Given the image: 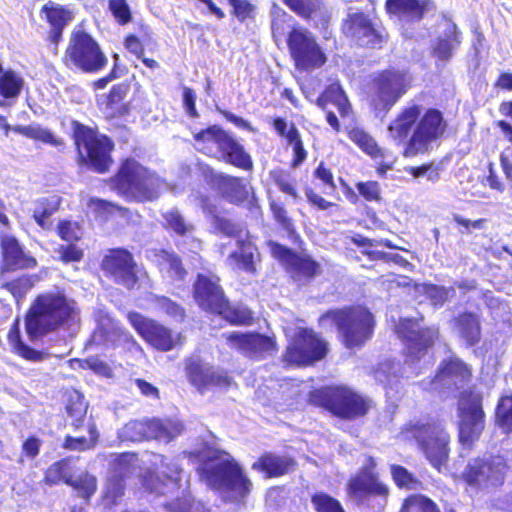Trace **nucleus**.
Returning a JSON list of instances; mask_svg holds the SVG:
<instances>
[{"mask_svg": "<svg viewBox=\"0 0 512 512\" xmlns=\"http://www.w3.org/2000/svg\"><path fill=\"white\" fill-rule=\"evenodd\" d=\"M109 9L119 24H126L131 20V12L126 0H109Z\"/></svg>", "mask_w": 512, "mask_h": 512, "instance_id": "obj_59", "label": "nucleus"}, {"mask_svg": "<svg viewBox=\"0 0 512 512\" xmlns=\"http://www.w3.org/2000/svg\"><path fill=\"white\" fill-rule=\"evenodd\" d=\"M159 265L163 272H166L172 280H183L186 270L177 255L163 251L159 255Z\"/></svg>", "mask_w": 512, "mask_h": 512, "instance_id": "obj_41", "label": "nucleus"}, {"mask_svg": "<svg viewBox=\"0 0 512 512\" xmlns=\"http://www.w3.org/2000/svg\"><path fill=\"white\" fill-rule=\"evenodd\" d=\"M376 93L373 99L377 109H390L406 92L409 79L400 71H386L375 81Z\"/></svg>", "mask_w": 512, "mask_h": 512, "instance_id": "obj_18", "label": "nucleus"}, {"mask_svg": "<svg viewBox=\"0 0 512 512\" xmlns=\"http://www.w3.org/2000/svg\"><path fill=\"white\" fill-rule=\"evenodd\" d=\"M293 352H328V342L312 329H300L296 334ZM286 352H290L287 350Z\"/></svg>", "mask_w": 512, "mask_h": 512, "instance_id": "obj_30", "label": "nucleus"}, {"mask_svg": "<svg viewBox=\"0 0 512 512\" xmlns=\"http://www.w3.org/2000/svg\"><path fill=\"white\" fill-rule=\"evenodd\" d=\"M346 490L358 504L368 505L371 499H379L382 502L381 510L390 496V488L377 472V460L372 455L365 456L359 471L347 481Z\"/></svg>", "mask_w": 512, "mask_h": 512, "instance_id": "obj_10", "label": "nucleus"}, {"mask_svg": "<svg viewBox=\"0 0 512 512\" xmlns=\"http://www.w3.org/2000/svg\"><path fill=\"white\" fill-rule=\"evenodd\" d=\"M357 190L367 201L380 199L379 185L375 181L360 182L357 184Z\"/></svg>", "mask_w": 512, "mask_h": 512, "instance_id": "obj_62", "label": "nucleus"}, {"mask_svg": "<svg viewBox=\"0 0 512 512\" xmlns=\"http://www.w3.org/2000/svg\"><path fill=\"white\" fill-rule=\"evenodd\" d=\"M58 252L64 262H77L83 257V251L74 244L62 245Z\"/></svg>", "mask_w": 512, "mask_h": 512, "instance_id": "obj_63", "label": "nucleus"}, {"mask_svg": "<svg viewBox=\"0 0 512 512\" xmlns=\"http://www.w3.org/2000/svg\"><path fill=\"white\" fill-rule=\"evenodd\" d=\"M296 461L291 456L265 452L252 464V469L264 474L268 479L282 477L292 472Z\"/></svg>", "mask_w": 512, "mask_h": 512, "instance_id": "obj_22", "label": "nucleus"}, {"mask_svg": "<svg viewBox=\"0 0 512 512\" xmlns=\"http://www.w3.org/2000/svg\"><path fill=\"white\" fill-rule=\"evenodd\" d=\"M324 99H331L342 116L348 115L350 111V103L340 85L333 84L326 90L324 97L318 99V105L322 108Z\"/></svg>", "mask_w": 512, "mask_h": 512, "instance_id": "obj_47", "label": "nucleus"}, {"mask_svg": "<svg viewBox=\"0 0 512 512\" xmlns=\"http://www.w3.org/2000/svg\"><path fill=\"white\" fill-rule=\"evenodd\" d=\"M14 131L35 141H40L44 144H49L53 147L60 148L64 145L61 138L54 135L49 129L40 126L39 124H30L27 126H17Z\"/></svg>", "mask_w": 512, "mask_h": 512, "instance_id": "obj_34", "label": "nucleus"}, {"mask_svg": "<svg viewBox=\"0 0 512 512\" xmlns=\"http://www.w3.org/2000/svg\"><path fill=\"white\" fill-rule=\"evenodd\" d=\"M438 334V329L435 327L420 329L418 339L415 340L412 347L423 350L433 348L435 342L438 340Z\"/></svg>", "mask_w": 512, "mask_h": 512, "instance_id": "obj_58", "label": "nucleus"}, {"mask_svg": "<svg viewBox=\"0 0 512 512\" xmlns=\"http://www.w3.org/2000/svg\"><path fill=\"white\" fill-rule=\"evenodd\" d=\"M1 252L7 269H26L36 265V260L25 254L13 236H1Z\"/></svg>", "mask_w": 512, "mask_h": 512, "instance_id": "obj_25", "label": "nucleus"}, {"mask_svg": "<svg viewBox=\"0 0 512 512\" xmlns=\"http://www.w3.org/2000/svg\"><path fill=\"white\" fill-rule=\"evenodd\" d=\"M473 379L472 369L461 359L450 356L442 360L434 377L430 380L431 391L445 394L459 391Z\"/></svg>", "mask_w": 512, "mask_h": 512, "instance_id": "obj_15", "label": "nucleus"}, {"mask_svg": "<svg viewBox=\"0 0 512 512\" xmlns=\"http://www.w3.org/2000/svg\"><path fill=\"white\" fill-rule=\"evenodd\" d=\"M398 512H441L438 505L423 494H410L403 499Z\"/></svg>", "mask_w": 512, "mask_h": 512, "instance_id": "obj_36", "label": "nucleus"}, {"mask_svg": "<svg viewBox=\"0 0 512 512\" xmlns=\"http://www.w3.org/2000/svg\"><path fill=\"white\" fill-rule=\"evenodd\" d=\"M102 269L117 284L128 289L135 287L138 281L137 265L132 254L125 249L111 250L102 260Z\"/></svg>", "mask_w": 512, "mask_h": 512, "instance_id": "obj_16", "label": "nucleus"}, {"mask_svg": "<svg viewBox=\"0 0 512 512\" xmlns=\"http://www.w3.org/2000/svg\"><path fill=\"white\" fill-rule=\"evenodd\" d=\"M128 320L142 338L154 348L168 351L178 347L177 343L180 341V336L174 338L170 330L153 319L146 318L137 312H130Z\"/></svg>", "mask_w": 512, "mask_h": 512, "instance_id": "obj_17", "label": "nucleus"}, {"mask_svg": "<svg viewBox=\"0 0 512 512\" xmlns=\"http://www.w3.org/2000/svg\"><path fill=\"white\" fill-rule=\"evenodd\" d=\"M346 32L361 46H375L381 38L371 21L363 13L349 16L346 23Z\"/></svg>", "mask_w": 512, "mask_h": 512, "instance_id": "obj_24", "label": "nucleus"}, {"mask_svg": "<svg viewBox=\"0 0 512 512\" xmlns=\"http://www.w3.org/2000/svg\"><path fill=\"white\" fill-rule=\"evenodd\" d=\"M233 7L234 15L241 21L252 16L254 6L247 0H228Z\"/></svg>", "mask_w": 512, "mask_h": 512, "instance_id": "obj_61", "label": "nucleus"}, {"mask_svg": "<svg viewBox=\"0 0 512 512\" xmlns=\"http://www.w3.org/2000/svg\"><path fill=\"white\" fill-rule=\"evenodd\" d=\"M95 320L97 322L98 330L94 332L92 336V341L97 343L98 345L103 340H106L111 333L115 332L116 324L113 318L109 315V313L102 308H99L95 312Z\"/></svg>", "mask_w": 512, "mask_h": 512, "instance_id": "obj_42", "label": "nucleus"}, {"mask_svg": "<svg viewBox=\"0 0 512 512\" xmlns=\"http://www.w3.org/2000/svg\"><path fill=\"white\" fill-rule=\"evenodd\" d=\"M66 410L68 415L72 418L70 426L74 431H78L81 427L84 426L86 419L87 407L85 403L81 399H78L74 403H68Z\"/></svg>", "mask_w": 512, "mask_h": 512, "instance_id": "obj_53", "label": "nucleus"}, {"mask_svg": "<svg viewBox=\"0 0 512 512\" xmlns=\"http://www.w3.org/2000/svg\"><path fill=\"white\" fill-rule=\"evenodd\" d=\"M287 271L295 282L305 284L320 274V265L308 256L296 255L287 266Z\"/></svg>", "mask_w": 512, "mask_h": 512, "instance_id": "obj_28", "label": "nucleus"}, {"mask_svg": "<svg viewBox=\"0 0 512 512\" xmlns=\"http://www.w3.org/2000/svg\"><path fill=\"white\" fill-rule=\"evenodd\" d=\"M63 60L67 66H75L89 73L98 72L107 64V58L98 43L81 29L71 33Z\"/></svg>", "mask_w": 512, "mask_h": 512, "instance_id": "obj_13", "label": "nucleus"}, {"mask_svg": "<svg viewBox=\"0 0 512 512\" xmlns=\"http://www.w3.org/2000/svg\"><path fill=\"white\" fill-rule=\"evenodd\" d=\"M86 427L89 433L88 438L83 436L73 437L66 435L62 443V448L69 451H87L93 449L99 441L97 425L94 421L90 420L86 424Z\"/></svg>", "mask_w": 512, "mask_h": 512, "instance_id": "obj_33", "label": "nucleus"}, {"mask_svg": "<svg viewBox=\"0 0 512 512\" xmlns=\"http://www.w3.org/2000/svg\"><path fill=\"white\" fill-rule=\"evenodd\" d=\"M238 250L232 252L227 261L233 268L244 270L248 273H255L254 252L255 246L247 240L238 239Z\"/></svg>", "mask_w": 512, "mask_h": 512, "instance_id": "obj_29", "label": "nucleus"}, {"mask_svg": "<svg viewBox=\"0 0 512 512\" xmlns=\"http://www.w3.org/2000/svg\"><path fill=\"white\" fill-rule=\"evenodd\" d=\"M72 478L71 458L64 457L47 467L41 482L46 486H54L60 483L68 485V479L72 480Z\"/></svg>", "mask_w": 512, "mask_h": 512, "instance_id": "obj_32", "label": "nucleus"}, {"mask_svg": "<svg viewBox=\"0 0 512 512\" xmlns=\"http://www.w3.org/2000/svg\"><path fill=\"white\" fill-rule=\"evenodd\" d=\"M287 141L293 147L294 159L292 166L297 167L306 159L307 152L303 147L299 132L293 124H291L290 128L288 129Z\"/></svg>", "mask_w": 512, "mask_h": 512, "instance_id": "obj_51", "label": "nucleus"}, {"mask_svg": "<svg viewBox=\"0 0 512 512\" xmlns=\"http://www.w3.org/2000/svg\"><path fill=\"white\" fill-rule=\"evenodd\" d=\"M298 15L309 18L318 8L319 0H283Z\"/></svg>", "mask_w": 512, "mask_h": 512, "instance_id": "obj_56", "label": "nucleus"}, {"mask_svg": "<svg viewBox=\"0 0 512 512\" xmlns=\"http://www.w3.org/2000/svg\"><path fill=\"white\" fill-rule=\"evenodd\" d=\"M311 503L316 512H345L341 502L326 492H315Z\"/></svg>", "mask_w": 512, "mask_h": 512, "instance_id": "obj_46", "label": "nucleus"}, {"mask_svg": "<svg viewBox=\"0 0 512 512\" xmlns=\"http://www.w3.org/2000/svg\"><path fill=\"white\" fill-rule=\"evenodd\" d=\"M73 136L80 158L92 169L103 173L112 163L110 151L113 144L106 136L97 133L79 122H73Z\"/></svg>", "mask_w": 512, "mask_h": 512, "instance_id": "obj_12", "label": "nucleus"}, {"mask_svg": "<svg viewBox=\"0 0 512 512\" xmlns=\"http://www.w3.org/2000/svg\"><path fill=\"white\" fill-rule=\"evenodd\" d=\"M42 12L45 13L46 19L52 28H64L72 20L70 11L54 3L44 5Z\"/></svg>", "mask_w": 512, "mask_h": 512, "instance_id": "obj_45", "label": "nucleus"}, {"mask_svg": "<svg viewBox=\"0 0 512 512\" xmlns=\"http://www.w3.org/2000/svg\"><path fill=\"white\" fill-rule=\"evenodd\" d=\"M75 360L81 363L82 368H88L101 377L110 378L113 376L112 367L96 356H91L85 360Z\"/></svg>", "mask_w": 512, "mask_h": 512, "instance_id": "obj_55", "label": "nucleus"}, {"mask_svg": "<svg viewBox=\"0 0 512 512\" xmlns=\"http://www.w3.org/2000/svg\"><path fill=\"white\" fill-rule=\"evenodd\" d=\"M424 292L434 305L441 306L455 295V287L428 284L424 286Z\"/></svg>", "mask_w": 512, "mask_h": 512, "instance_id": "obj_52", "label": "nucleus"}, {"mask_svg": "<svg viewBox=\"0 0 512 512\" xmlns=\"http://www.w3.org/2000/svg\"><path fill=\"white\" fill-rule=\"evenodd\" d=\"M203 210L212 217V224L216 230L224 235L240 238V234L242 233L240 227L227 218L217 216L214 206L204 203Z\"/></svg>", "mask_w": 512, "mask_h": 512, "instance_id": "obj_43", "label": "nucleus"}, {"mask_svg": "<svg viewBox=\"0 0 512 512\" xmlns=\"http://www.w3.org/2000/svg\"><path fill=\"white\" fill-rule=\"evenodd\" d=\"M24 86V79L13 70H6L0 75V95L6 99L17 98Z\"/></svg>", "mask_w": 512, "mask_h": 512, "instance_id": "obj_38", "label": "nucleus"}, {"mask_svg": "<svg viewBox=\"0 0 512 512\" xmlns=\"http://www.w3.org/2000/svg\"><path fill=\"white\" fill-rule=\"evenodd\" d=\"M41 445L42 442L39 438L30 435L22 443L21 453L29 459H35L40 453Z\"/></svg>", "mask_w": 512, "mask_h": 512, "instance_id": "obj_60", "label": "nucleus"}, {"mask_svg": "<svg viewBox=\"0 0 512 512\" xmlns=\"http://www.w3.org/2000/svg\"><path fill=\"white\" fill-rule=\"evenodd\" d=\"M230 349L246 352H269L276 348L273 338L258 333L232 332L223 334Z\"/></svg>", "mask_w": 512, "mask_h": 512, "instance_id": "obj_23", "label": "nucleus"}, {"mask_svg": "<svg viewBox=\"0 0 512 512\" xmlns=\"http://www.w3.org/2000/svg\"><path fill=\"white\" fill-rule=\"evenodd\" d=\"M508 470L505 461L477 456L467 462L460 479L476 493L496 491L504 485Z\"/></svg>", "mask_w": 512, "mask_h": 512, "instance_id": "obj_11", "label": "nucleus"}, {"mask_svg": "<svg viewBox=\"0 0 512 512\" xmlns=\"http://www.w3.org/2000/svg\"><path fill=\"white\" fill-rule=\"evenodd\" d=\"M167 185L153 172L134 160H126L112 187L128 199L147 201L156 199Z\"/></svg>", "mask_w": 512, "mask_h": 512, "instance_id": "obj_7", "label": "nucleus"}, {"mask_svg": "<svg viewBox=\"0 0 512 512\" xmlns=\"http://www.w3.org/2000/svg\"><path fill=\"white\" fill-rule=\"evenodd\" d=\"M457 436L463 446L471 447L482 435L486 424L483 397L475 389H464L457 400Z\"/></svg>", "mask_w": 512, "mask_h": 512, "instance_id": "obj_9", "label": "nucleus"}, {"mask_svg": "<svg viewBox=\"0 0 512 512\" xmlns=\"http://www.w3.org/2000/svg\"><path fill=\"white\" fill-rule=\"evenodd\" d=\"M423 110L421 105H408L388 126L389 136L399 143H405V157L428 152L431 144L446 130V122L439 110L431 108L424 113Z\"/></svg>", "mask_w": 512, "mask_h": 512, "instance_id": "obj_1", "label": "nucleus"}, {"mask_svg": "<svg viewBox=\"0 0 512 512\" xmlns=\"http://www.w3.org/2000/svg\"><path fill=\"white\" fill-rule=\"evenodd\" d=\"M422 320V316L419 318H401L395 327L398 337L412 346L415 340L418 339L420 321Z\"/></svg>", "mask_w": 512, "mask_h": 512, "instance_id": "obj_44", "label": "nucleus"}, {"mask_svg": "<svg viewBox=\"0 0 512 512\" xmlns=\"http://www.w3.org/2000/svg\"><path fill=\"white\" fill-rule=\"evenodd\" d=\"M53 210L54 208L49 206L46 201L41 200L34 209L33 217L42 228H45L47 219L51 216Z\"/></svg>", "mask_w": 512, "mask_h": 512, "instance_id": "obj_64", "label": "nucleus"}, {"mask_svg": "<svg viewBox=\"0 0 512 512\" xmlns=\"http://www.w3.org/2000/svg\"><path fill=\"white\" fill-rule=\"evenodd\" d=\"M386 9L400 20L418 21L424 15L425 0H387Z\"/></svg>", "mask_w": 512, "mask_h": 512, "instance_id": "obj_27", "label": "nucleus"}, {"mask_svg": "<svg viewBox=\"0 0 512 512\" xmlns=\"http://www.w3.org/2000/svg\"><path fill=\"white\" fill-rule=\"evenodd\" d=\"M495 424L504 433H512V394L501 395L494 412Z\"/></svg>", "mask_w": 512, "mask_h": 512, "instance_id": "obj_35", "label": "nucleus"}, {"mask_svg": "<svg viewBox=\"0 0 512 512\" xmlns=\"http://www.w3.org/2000/svg\"><path fill=\"white\" fill-rule=\"evenodd\" d=\"M459 43L456 26L448 24L444 37L439 38L433 50L434 55L440 60H447L451 57L452 52L458 47Z\"/></svg>", "mask_w": 512, "mask_h": 512, "instance_id": "obj_37", "label": "nucleus"}, {"mask_svg": "<svg viewBox=\"0 0 512 512\" xmlns=\"http://www.w3.org/2000/svg\"><path fill=\"white\" fill-rule=\"evenodd\" d=\"M193 295L200 308L219 314L231 323L247 324L252 319L248 309H232L229 306L224 291L219 284V278L212 273H198L193 285Z\"/></svg>", "mask_w": 512, "mask_h": 512, "instance_id": "obj_8", "label": "nucleus"}, {"mask_svg": "<svg viewBox=\"0 0 512 512\" xmlns=\"http://www.w3.org/2000/svg\"><path fill=\"white\" fill-rule=\"evenodd\" d=\"M350 138L364 152L371 155L372 157H377V155L380 154L381 152L375 140L364 130L358 128L351 130Z\"/></svg>", "mask_w": 512, "mask_h": 512, "instance_id": "obj_49", "label": "nucleus"}, {"mask_svg": "<svg viewBox=\"0 0 512 512\" xmlns=\"http://www.w3.org/2000/svg\"><path fill=\"white\" fill-rule=\"evenodd\" d=\"M198 474L212 490L231 492L240 499L250 494V479L242 466L224 450L210 449L200 463Z\"/></svg>", "mask_w": 512, "mask_h": 512, "instance_id": "obj_4", "label": "nucleus"}, {"mask_svg": "<svg viewBox=\"0 0 512 512\" xmlns=\"http://www.w3.org/2000/svg\"><path fill=\"white\" fill-rule=\"evenodd\" d=\"M452 322L453 329L466 343L467 347H472L479 342L481 327L479 316L476 313L464 312L455 317Z\"/></svg>", "mask_w": 512, "mask_h": 512, "instance_id": "obj_26", "label": "nucleus"}, {"mask_svg": "<svg viewBox=\"0 0 512 512\" xmlns=\"http://www.w3.org/2000/svg\"><path fill=\"white\" fill-rule=\"evenodd\" d=\"M287 43L295 68L299 71L318 69L327 60L315 37L307 29L294 28L288 35Z\"/></svg>", "mask_w": 512, "mask_h": 512, "instance_id": "obj_14", "label": "nucleus"}, {"mask_svg": "<svg viewBox=\"0 0 512 512\" xmlns=\"http://www.w3.org/2000/svg\"><path fill=\"white\" fill-rule=\"evenodd\" d=\"M166 226L178 235L192 233L194 226L185 221L184 217L176 209H171L163 214Z\"/></svg>", "mask_w": 512, "mask_h": 512, "instance_id": "obj_48", "label": "nucleus"}, {"mask_svg": "<svg viewBox=\"0 0 512 512\" xmlns=\"http://www.w3.org/2000/svg\"><path fill=\"white\" fill-rule=\"evenodd\" d=\"M220 151L226 162L244 170L252 169L253 163L250 155L246 153L243 146L232 137H227Z\"/></svg>", "mask_w": 512, "mask_h": 512, "instance_id": "obj_31", "label": "nucleus"}, {"mask_svg": "<svg viewBox=\"0 0 512 512\" xmlns=\"http://www.w3.org/2000/svg\"><path fill=\"white\" fill-rule=\"evenodd\" d=\"M331 319L336 325L340 339L347 349H361L373 334L374 317L361 306L327 311L319 322Z\"/></svg>", "mask_w": 512, "mask_h": 512, "instance_id": "obj_6", "label": "nucleus"}, {"mask_svg": "<svg viewBox=\"0 0 512 512\" xmlns=\"http://www.w3.org/2000/svg\"><path fill=\"white\" fill-rule=\"evenodd\" d=\"M310 405L343 421L365 418L374 406L372 399L345 384L325 385L308 393Z\"/></svg>", "mask_w": 512, "mask_h": 512, "instance_id": "obj_5", "label": "nucleus"}, {"mask_svg": "<svg viewBox=\"0 0 512 512\" xmlns=\"http://www.w3.org/2000/svg\"><path fill=\"white\" fill-rule=\"evenodd\" d=\"M185 372L189 382L201 394L211 387L228 388L234 383L227 372H216L200 361L189 360Z\"/></svg>", "mask_w": 512, "mask_h": 512, "instance_id": "obj_19", "label": "nucleus"}, {"mask_svg": "<svg viewBox=\"0 0 512 512\" xmlns=\"http://www.w3.org/2000/svg\"><path fill=\"white\" fill-rule=\"evenodd\" d=\"M125 430L132 441L155 439L170 442L175 436L170 423L158 418L130 421Z\"/></svg>", "mask_w": 512, "mask_h": 512, "instance_id": "obj_20", "label": "nucleus"}, {"mask_svg": "<svg viewBox=\"0 0 512 512\" xmlns=\"http://www.w3.org/2000/svg\"><path fill=\"white\" fill-rule=\"evenodd\" d=\"M390 473L392 480L399 489L417 490L422 487V481L402 465H390Z\"/></svg>", "mask_w": 512, "mask_h": 512, "instance_id": "obj_40", "label": "nucleus"}, {"mask_svg": "<svg viewBox=\"0 0 512 512\" xmlns=\"http://www.w3.org/2000/svg\"><path fill=\"white\" fill-rule=\"evenodd\" d=\"M68 486L75 490L80 498L89 501L97 491V478L85 471L72 480L68 479Z\"/></svg>", "mask_w": 512, "mask_h": 512, "instance_id": "obj_39", "label": "nucleus"}, {"mask_svg": "<svg viewBox=\"0 0 512 512\" xmlns=\"http://www.w3.org/2000/svg\"><path fill=\"white\" fill-rule=\"evenodd\" d=\"M78 311L73 300L61 292L38 296L26 318V329L31 338L59 328L74 333L78 328Z\"/></svg>", "mask_w": 512, "mask_h": 512, "instance_id": "obj_2", "label": "nucleus"}, {"mask_svg": "<svg viewBox=\"0 0 512 512\" xmlns=\"http://www.w3.org/2000/svg\"><path fill=\"white\" fill-rule=\"evenodd\" d=\"M229 135L218 126H211L194 135L197 142L212 143L220 149Z\"/></svg>", "mask_w": 512, "mask_h": 512, "instance_id": "obj_50", "label": "nucleus"}, {"mask_svg": "<svg viewBox=\"0 0 512 512\" xmlns=\"http://www.w3.org/2000/svg\"><path fill=\"white\" fill-rule=\"evenodd\" d=\"M401 439L422 454L438 472L447 465L451 454V434L443 421L436 418L408 421L400 428Z\"/></svg>", "mask_w": 512, "mask_h": 512, "instance_id": "obj_3", "label": "nucleus"}, {"mask_svg": "<svg viewBox=\"0 0 512 512\" xmlns=\"http://www.w3.org/2000/svg\"><path fill=\"white\" fill-rule=\"evenodd\" d=\"M142 487L149 493L165 494L166 482L155 472L148 470L142 475Z\"/></svg>", "mask_w": 512, "mask_h": 512, "instance_id": "obj_54", "label": "nucleus"}, {"mask_svg": "<svg viewBox=\"0 0 512 512\" xmlns=\"http://www.w3.org/2000/svg\"><path fill=\"white\" fill-rule=\"evenodd\" d=\"M205 177L231 203L239 204L247 200L249 191L244 179L215 172L214 170H208Z\"/></svg>", "mask_w": 512, "mask_h": 512, "instance_id": "obj_21", "label": "nucleus"}, {"mask_svg": "<svg viewBox=\"0 0 512 512\" xmlns=\"http://www.w3.org/2000/svg\"><path fill=\"white\" fill-rule=\"evenodd\" d=\"M155 305L158 310L178 321H181L184 317V310L167 297H157L155 299Z\"/></svg>", "mask_w": 512, "mask_h": 512, "instance_id": "obj_57", "label": "nucleus"}]
</instances>
